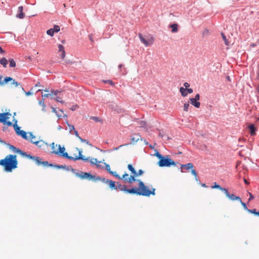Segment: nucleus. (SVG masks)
I'll return each instance as SVG.
<instances>
[{
  "mask_svg": "<svg viewBox=\"0 0 259 259\" xmlns=\"http://www.w3.org/2000/svg\"><path fill=\"white\" fill-rule=\"evenodd\" d=\"M138 188H132V189H128L126 187L125 192L145 196H149L151 194L155 195V189L152 188L151 190H149L142 181H138Z\"/></svg>",
  "mask_w": 259,
  "mask_h": 259,
  "instance_id": "f257e3e1",
  "label": "nucleus"
},
{
  "mask_svg": "<svg viewBox=\"0 0 259 259\" xmlns=\"http://www.w3.org/2000/svg\"><path fill=\"white\" fill-rule=\"evenodd\" d=\"M76 151L78 152V155H75L74 156H69L67 152H65V148L64 147H61L60 145H58V149L57 150H54L52 151V153H54L56 154L60 155L64 157H65L69 160H72L74 161L77 160H82L85 161H87L89 160V157L84 158L83 156L82 155V150L78 149V148H76Z\"/></svg>",
  "mask_w": 259,
  "mask_h": 259,
  "instance_id": "f03ea898",
  "label": "nucleus"
},
{
  "mask_svg": "<svg viewBox=\"0 0 259 259\" xmlns=\"http://www.w3.org/2000/svg\"><path fill=\"white\" fill-rule=\"evenodd\" d=\"M17 164L16 155H8L4 159L0 160V165L4 166L5 170L8 172H11L13 169L16 168Z\"/></svg>",
  "mask_w": 259,
  "mask_h": 259,
  "instance_id": "7ed1b4c3",
  "label": "nucleus"
},
{
  "mask_svg": "<svg viewBox=\"0 0 259 259\" xmlns=\"http://www.w3.org/2000/svg\"><path fill=\"white\" fill-rule=\"evenodd\" d=\"M127 168L128 170L131 172L132 175L130 177H127V179L125 180V182L131 184L134 182H138V181H141L140 179H136V178L141 176L144 174V171L142 169H139L138 171L137 172L134 167L131 164H128Z\"/></svg>",
  "mask_w": 259,
  "mask_h": 259,
  "instance_id": "20e7f679",
  "label": "nucleus"
},
{
  "mask_svg": "<svg viewBox=\"0 0 259 259\" xmlns=\"http://www.w3.org/2000/svg\"><path fill=\"white\" fill-rule=\"evenodd\" d=\"M71 170L76 177L80 178L81 179L93 180L95 182H96L98 180L100 179V178H96V176H93L90 173L83 172L79 170L76 171V169L73 168Z\"/></svg>",
  "mask_w": 259,
  "mask_h": 259,
  "instance_id": "39448f33",
  "label": "nucleus"
},
{
  "mask_svg": "<svg viewBox=\"0 0 259 259\" xmlns=\"http://www.w3.org/2000/svg\"><path fill=\"white\" fill-rule=\"evenodd\" d=\"M160 167H169L171 165H176V163L168 156H163L158 162Z\"/></svg>",
  "mask_w": 259,
  "mask_h": 259,
  "instance_id": "423d86ee",
  "label": "nucleus"
},
{
  "mask_svg": "<svg viewBox=\"0 0 259 259\" xmlns=\"http://www.w3.org/2000/svg\"><path fill=\"white\" fill-rule=\"evenodd\" d=\"M11 115L9 112L0 113V122L3 123L4 125L8 126H12V122L11 121H7V119L10 118Z\"/></svg>",
  "mask_w": 259,
  "mask_h": 259,
  "instance_id": "0eeeda50",
  "label": "nucleus"
},
{
  "mask_svg": "<svg viewBox=\"0 0 259 259\" xmlns=\"http://www.w3.org/2000/svg\"><path fill=\"white\" fill-rule=\"evenodd\" d=\"M17 121L16 120H15V122L13 124V126L15 128L16 133L19 136H21L23 139L25 140H28V138L27 136V133L23 130H20V127L17 125Z\"/></svg>",
  "mask_w": 259,
  "mask_h": 259,
  "instance_id": "6e6552de",
  "label": "nucleus"
},
{
  "mask_svg": "<svg viewBox=\"0 0 259 259\" xmlns=\"http://www.w3.org/2000/svg\"><path fill=\"white\" fill-rule=\"evenodd\" d=\"M28 158L33 159V160H34L36 163L38 165H42L44 166H53V164H49L48 163V162L47 161H42L41 159L40 158H39V157L32 156L30 155V154H29V156H28Z\"/></svg>",
  "mask_w": 259,
  "mask_h": 259,
  "instance_id": "1a4fd4ad",
  "label": "nucleus"
},
{
  "mask_svg": "<svg viewBox=\"0 0 259 259\" xmlns=\"http://www.w3.org/2000/svg\"><path fill=\"white\" fill-rule=\"evenodd\" d=\"M139 37L140 40L146 46H148L151 45L154 41V38L152 36L150 37L148 40H146L141 33L139 34Z\"/></svg>",
  "mask_w": 259,
  "mask_h": 259,
  "instance_id": "9d476101",
  "label": "nucleus"
},
{
  "mask_svg": "<svg viewBox=\"0 0 259 259\" xmlns=\"http://www.w3.org/2000/svg\"><path fill=\"white\" fill-rule=\"evenodd\" d=\"M110 174H111L112 175L114 176V177H115L117 179H118L119 180H121V179L123 180L124 182H125V180L127 179V177L128 176V175L127 174H126V172L124 173L122 176V177H120L119 175H118L116 171H110Z\"/></svg>",
  "mask_w": 259,
  "mask_h": 259,
  "instance_id": "9b49d317",
  "label": "nucleus"
},
{
  "mask_svg": "<svg viewBox=\"0 0 259 259\" xmlns=\"http://www.w3.org/2000/svg\"><path fill=\"white\" fill-rule=\"evenodd\" d=\"M34 144L42 149H45L48 147V144L42 140L37 141Z\"/></svg>",
  "mask_w": 259,
  "mask_h": 259,
  "instance_id": "f8f14e48",
  "label": "nucleus"
},
{
  "mask_svg": "<svg viewBox=\"0 0 259 259\" xmlns=\"http://www.w3.org/2000/svg\"><path fill=\"white\" fill-rule=\"evenodd\" d=\"M9 81H11V84L14 85L15 87H18L20 85L17 81L11 77H6L4 78V82L5 83H7Z\"/></svg>",
  "mask_w": 259,
  "mask_h": 259,
  "instance_id": "ddd939ff",
  "label": "nucleus"
},
{
  "mask_svg": "<svg viewBox=\"0 0 259 259\" xmlns=\"http://www.w3.org/2000/svg\"><path fill=\"white\" fill-rule=\"evenodd\" d=\"M58 52L61 53V58L64 59L65 57V51L64 49V47L63 45L59 44L58 46Z\"/></svg>",
  "mask_w": 259,
  "mask_h": 259,
  "instance_id": "4468645a",
  "label": "nucleus"
},
{
  "mask_svg": "<svg viewBox=\"0 0 259 259\" xmlns=\"http://www.w3.org/2000/svg\"><path fill=\"white\" fill-rule=\"evenodd\" d=\"M11 149H12L15 152H17L18 153L20 154V155L23 156H26L27 157H28V156H29V155H27L25 152L21 151V150L19 149H17L15 147H14V146H11Z\"/></svg>",
  "mask_w": 259,
  "mask_h": 259,
  "instance_id": "2eb2a0df",
  "label": "nucleus"
},
{
  "mask_svg": "<svg viewBox=\"0 0 259 259\" xmlns=\"http://www.w3.org/2000/svg\"><path fill=\"white\" fill-rule=\"evenodd\" d=\"M126 186L124 185H121L118 183H116V185H115V188L114 189L116 190H120L121 191L125 192L126 190Z\"/></svg>",
  "mask_w": 259,
  "mask_h": 259,
  "instance_id": "dca6fc26",
  "label": "nucleus"
},
{
  "mask_svg": "<svg viewBox=\"0 0 259 259\" xmlns=\"http://www.w3.org/2000/svg\"><path fill=\"white\" fill-rule=\"evenodd\" d=\"M248 128L249 130V133L251 136H254L256 135V128L254 124H250L248 126Z\"/></svg>",
  "mask_w": 259,
  "mask_h": 259,
  "instance_id": "f3484780",
  "label": "nucleus"
},
{
  "mask_svg": "<svg viewBox=\"0 0 259 259\" xmlns=\"http://www.w3.org/2000/svg\"><path fill=\"white\" fill-rule=\"evenodd\" d=\"M23 6H19L18 7L19 13L17 15V17L20 19H23L24 17V14L23 13Z\"/></svg>",
  "mask_w": 259,
  "mask_h": 259,
  "instance_id": "a211bd4d",
  "label": "nucleus"
},
{
  "mask_svg": "<svg viewBox=\"0 0 259 259\" xmlns=\"http://www.w3.org/2000/svg\"><path fill=\"white\" fill-rule=\"evenodd\" d=\"M227 197L229 198L231 200H237V201H241V198L239 196H236L234 194H230L229 193V195L228 196H226Z\"/></svg>",
  "mask_w": 259,
  "mask_h": 259,
  "instance_id": "6ab92c4d",
  "label": "nucleus"
},
{
  "mask_svg": "<svg viewBox=\"0 0 259 259\" xmlns=\"http://www.w3.org/2000/svg\"><path fill=\"white\" fill-rule=\"evenodd\" d=\"M191 103L192 105L195 106L196 108H199L200 106V103L199 102H197L196 100H195L194 98H191L190 99Z\"/></svg>",
  "mask_w": 259,
  "mask_h": 259,
  "instance_id": "aec40b11",
  "label": "nucleus"
},
{
  "mask_svg": "<svg viewBox=\"0 0 259 259\" xmlns=\"http://www.w3.org/2000/svg\"><path fill=\"white\" fill-rule=\"evenodd\" d=\"M29 135L28 139L30 140V142L33 144H35L37 141L36 139V137L33 135L31 133H28Z\"/></svg>",
  "mask_w": 259,
  "mask_h": 259,
  "instance_id": "412c9836",
  "label": "nucleus"
},
{
  "mask_svg": "<svg viewBox=\"0 0 259 259\" xmlns=\"http://www.w3.org/2000/svg\"><path fill=\"white\" fill-rule=\"evenodd\" d=\"M181 168H185L186 170H188L193 168V165L192 163H189L186 164H182Z\"/></svg>",
  "mask_w": 259,
  "mask_h": 259,
  "instance_id": "4be33fe9",
  "label": "nucleus"
},
{
  "mask_svg": "<svg viewBox=\"0 0 259 259\" xmlns=\"http://www.w3.org/2000/svg\"><path fill=\"white\" fill-rule=\"evenodd\" d=\"M106 184H107L109 187L111 189H114L115 188V183L112 180H108L106 181Z\"/></svg>",
  "mask_w": 259,
  "mask_h": 259,
  "instance_id": "5701e85b",
  "label": "nucleus"
},
{
  "mask_svg": "<svg viewBox=\"0 0 259 259\" xmlns=\"http://www.w3.org/2000/svg\"><path fill=\"white\" fill-rule=\"evenodd\" d=\"M90 162L92 164H95L97 167H99V163H101V161H98L96 158H91Z\"/></svg>",
  "mask_w": 259,
  "mask_h": 259,
  "instance_id": "b1692460",
  "label": "nucleus"
},
{
  "mask_svg": "<svg viewBox=\"0 0 259 259\" xmlns=\"http://www.w3.org/2000/svg\"><path fill=\"white\" fill-rule=\"evenodd\" d=\"M180 91L182 96L186 97L187 96L188 93L187 92L186 89H185L183 87H181L180 89Z\"/></svg>",
  "mask_w": 259,
  "mask_h": 259,
  "instance_id": "393cba45",
  "label": "nucleus"
},
{
  "mask_svg": "<svg viewBox=\"0 0 259 259\" xmlns=\"http://www.w3.org/2000/svg\"><path fill=\"white\" fill-rule=\"evenodd\" d=\"M8 63V61L6 58H2L0 60V64L3 66L4 67H7V65Z\"/></svg>",
  "mask_w": 259,
  "mask_h": 259,
  "instance_id": "a878e982",
  "label": "nucleus"
},
{
  "mask_svg": "<svg viewBox=\"0 0 259 259\" xmlns=\"http://www.w3.org/2000/svg\"><path fill=\"white\" fill-rule=\"evenodd\" d=\"M170 27L172 28L171 32L173 33L177 32L178 31V24H173L170 25Z\"/></svg>",
  "mask_w": 259,
  "mask_h": 259,
  "instance_id": "bb28decb",
  "label": "nucleus"
},
{
  "mask_svg": "<svg viewBox=\"0 0 259 259\" xmlns=\"http://www.w3.org/2000/svg\"><path fill=\"white\" fill-rule=\"evenodd\" d=\"M9 63H10V67H15L16 62L13 59L9 60Z\"/></svg>",
  "mask_w": 259,
  "mask_h": 259,
  "instance_id": "cd10ccee",
  "label": "nucleus"
},
{
  "mask_svg": "<svg viewBox=\"0 0 259 259\" xmlns=\"http://www.w3.org/2000/svg\"><path fill=\"white\" fill-rule=\"evenodd\" d=\"M54 31L52 28L49 29L47 31V33L48 35L53 36L54 34Z\"/></svg>",
  "mask_w": 259,
  "mask_h": 259,
  "instance_id": "c85d7f7f",
  "label": "nucleus"
},
{
  "mask_svg": "<svg viewBox=\"0 0 259 259\" xmlns=\"http://www.w3.org/2000/svg\"><path fill=\"white\" fill-rule=\"evenodd\" d=\"M248 212L259 216V211H256L255 209L248 210Z\"/></svg>",
  "mask_w": 259,
  "mask_h": 259,
  "instance_id": "c756f323",
  "label": "nucleus"
},
{
  "mask_svg": "<svg viewBox=\"0 0 259 259\" xmlns=\"http://www.w3.org/2000/svg\"><path fill=\"white\" fill-rule=\"evenodd\" d=\"M221 35H222V36L223 37V39L225 41L226 45L228 46L229 45V42L227 39L226 36L224 35V34L223 33H221Z\"/></svg>",
  "mask_w": 259,
  "mask_h": 259,
  "instance_id": "7c9ffc66",
  "label": "nucleus"
},
{
  "mask_svg": "<svg viewBox=\"0 0 259 259\" xmlns=\"http://www.w3.org/2000/svg\"><path fill=\"white\" fill-rule=\"evenodd\" d=\"M54 32H58L60 31V27L58 25H54L53 28H52Z\"/></svg>",
  "mask_w": 259,
  "mask_h": 259,
  "instance_id": "2f4dec72",
  "label": "nucleus"
},
{
  "mask_svg": "<svg viewBox=\"0 0 259 259\" xmlns=\"http://www.w3.org/2000/svg\"><path fill=\"white\" fill-rule=\"evenodd\" d=\"M51 147V148L52 149V151H54V150H57V149H56V147H58V145H57V144H55L54 143H52L51 145H50Z\"/></svg>",
  "mask_w": 259,
  "mask_h": 259,
  "instance_id": "473e14b6",
  "label": "nucleus"
},
{
  "mask_svg": "<svg viewBox=\"0 0 259 259\" xmlns=\"http://www.w3.org/2000/svg\"><path fill=\"white\" fill-rule=\"evenodd\" d=\"M189 106L190 105L189 103H185L184 105V110L185 111H188Z\"/></svg>",
  "mask_w": 259,
  "mask_h": 259,
  "instance_id": "72a5a7b5",
  "label": "nucleus"
},
{
  "mask_svg": "<svg viewBox=\"0 0 259 259\" xmlns=\"http://www.w3.org/2000/svg\"><path fill=\"white\" fill-rule=\"evenodd\" d=\"M68 126L69 132L70 133H71L72 131H74L75 130L74 126L73 125L68 124Z\"/></svg>",
  "mask_w": 259,
  "mask_h": 259,
  "instance_id": "f704fd0d",
  "label": "nucleus"
},
{
  "mask_svg": "<svg viewBox=\"0 0 259 259\" xmlns=\"http://www.w3.org/2000/svg\"><path fill=\"white\" fill-rule=\"evenodd\" d=\"M220 190L224 192L226 196L229 195V192L226 188L221 187Z\"/></svg>",
  "mask_w": 259,
  "mask_h": 259,
  "instance_id": "c9c22d12",
  "label": "nucleus"
},
{
  "mask_svg": "<svg viewBox=\"0 0 259 259\" xmlns=\"http://www.w3.org/2000/svg\"><path fill=\"white\" fill-rule=\"evenodd\" d=\"M221 188V187L219 185L217 184L216 183H214V185L213 186H211L212 189L216 188V189H219L220 190Z\"/></svg>",
  "mask_w": 259,
  "mask_h": 259,
  "instance_id": "e433bc0d",
  "label": "nucleus"
},
{
  "mask_svg": "<svg viewBox=\"0 0 259 259\" xmlns=\"http://www.w3.org/2000/svg\"><path fill=\"white\" fill-rule=\"evenodd\" d=\"M155 155L160 160L163 156L160 154L158 152H156Z\"/></svg>",
  "mask_w": 259,
  "mask_h": 259,
  "instance_id": "4c0bfd02",
  "label": "nucleus"
},
{
  "mask_svg": "<svg viewBox=\"0 0 259 259\" xmlns=\"http://www.w3.org/2000/svg\"><path fill=\"white\" fill-rule=\"evenodd\" d=\"M103 82L104 83L110 84L112 85H114V83L111 80H104Z\"/></svg>",
  "mask_w": 259,
  "mask_h": 259,
  "instance_id": "58836bf2",
  "label": "nucleus"
},
{
  "mask_svg": "<svg viewBox=\"0 0 259 259\" xmlns=\"http://www.w3.org/2000/svg\"><path fill=\"white\" fill-rule=\"evenodd\" d=\"M57 102H60L61 103H64V102L62 100V98L58 97L55 99Z\"/></svg>",
  "mask_w": 259,
  "mask_h": 259,
  "instance_id": "ea45409f",
  "label": "nucleus"
},
{
  "mask_svg": "<svg viewBox=\"0 0 259 259\" xmlns=\"http://www.w3.org/2000/svg\"><path fill=\"white\" fill-rule=\"evenodd\" d=\"M39 105H41L43 107V109L45 108V104L44 102V99H42L39 101Z\"/></svg>",
  "mask_w": 259,
  "mask_h": 259,
  "instance_id": "a19ab883",
  "label": "nucleus"
},
{
  "mask_svg": "<svg viewBox=\"0 0 259 259\" xmlns=\"http://www.w3.org/2000/svg\"><path fill=\"white\" fill-rule=\"evenodd\" d=\"M96 178H100L99 180H98L97 181H101L104 183H106V181H107L108 180H106L105 178H101V177H97L96 176Z\"/></svg>",
  "mask_w": 259,
  "mask_h": 259,
  "instance_id": "79ce46f5",
  "label": "nucleus"
},
{
  "mask_svg": "<svg viewBox=\"0 0 259 259\" xmlns=\"http://www.w3.org/2000/svg\"><path fill=\"white\" fill-rule=\"evenodd\" d=\"M239 202L241 203V204H242V205L243 206V207H244V208L245 210H246L247 211H248V210H249V209H248L247 208L246 204L244 202H243L241 200V201H239Z\"/></svg>",
  "mask_w": 259,
  "mask_h": 259,
  "instance_id": "37998d69",
  "label": "nucleus"
},
{
  "mask_svg": "<svg viewBox=\"0 0 259 259\" xmlns=\"http://www.w3.org/2000/svg\"><path fill=\"white\" fill-rule=\"evenodd\" d=\"M191 174L196 178L197 176V174L196 171V170L194 169H192L191 170Z\"/></svg>",
  "mask_w": 259,
  "mask_h": 259,
  "instance_id": "c03bdc74",
  "label": "nucleus"
},
{
  "mask_svg": "<svg viewBox=\"0 0 259 259\" xmlns=\"http://www.w3.org/2000/svg\"><path fill=\"white\" fill-rule=\"evenodd\" d=\"M52 96V93L51 92V93H49V94H45L44 95H42V97H44V98H48L49 97H51Z\"/></svg>",
  "mask_w": 259,
  "mask_h": 259,
  "instance_id": "a18cd8bd",
  "label": "nucleus"
},
{
  "mask_svg": "<svg viewBox=\"0 0 259 259\" xmlns=\"http://www.w3.org/2000/svg\"><path fill=\"white\" fill-rule=\"evenodd\" d=\"M128 145V144H124V145H120L119 146L117 147H115L113 149V150L114 151H116V150H118L120 148L123 147V146H127Z\"/></svg>",
  "mask_w": 259,
  "mask_h": 259,
  "instance_id": "49530a36",
  "label": "nucleus"
},
{
  "mask_svg": "<svg viewBox=\"0 0 259 259\" xmlns=\"http://www.w3.org/2000/svg\"><path fill=\"white\" fill-rule=\"evenodd\" d=\"M105 167L106 169L110 173V171H111L110 165L108 164H105Z\"/></svg>",
  "mask_w": 259,
  "mask_h": 259,
  "instance_id": "de8ad7c7",
  "label": "nucleus"
},
{
  "mask_svg": "<svg viewBox=\"0 0 259 259\" xmlns=\"http://www.w3.org/2000/svg\"><path fill=\"white\" fill-rule=\"evenodd\" d=\"M51 93L52 94V95H57L58 93H59V91L58 90H53L51 91Z\"/></svg>",
  "mask_w": 259,
  "mask_h": 259,
  "instance_id": "09e8293b",
  "label": "nucleus"
},
{
  "mask_svg": "<svg viewBox=\"0 0 259 259\" xmlns=\"http://www.w3.org/2000/svg\"><path fill=\"white\" fill-rule=\"evenodd\" d=\"M193 98L197 101H198V100H199V99H200V96H199V95L198 94H197L195 96V98Z\"/></svg>",
  "mask_w": 259,
  "mask_h": 259,
  "instance_id": "8fccbe9b",
  "label": "nucleus"
},
{
  "mask_svg": "<svg viewBox=\"0 0 259 259\" xmlns=\"http://www.w3.org/2000/svg\"><path fill=\"white\" fill-rule=\"evenodd\" d=\"M184 85L186 88V89H187L190 87V84L188 82H185L184 83Z\"/></svg>",
  "mask_w": 259,
  "mask_h": 259,
  "instance_id": "3c124183",
  "label": "nucleus"
},
{
  "mask_svg": "<svg viewBox=\"0 0 259 259\" xmlns=\"http://www.w3.org/2000/svg\"><path fill=\"white\" fill-rule=\"evenodd\" d=\"M92 119H93L96 122H98L100 121V119L98 117H93Z\"/></svg>",
  "mask_w": 259,
  "mask_h": 259,
  "instance_id": "603ef678",
  "label": "nucleus"
},
{
  "mask_svg": "<svg viewBox=\"0 0 259 259\" xmlns=\"http://www.w3.org/2000/svg\"><path fill=\"white\" fill-rule=\"evenodd\" d=\"M186 90H187V92L188 93L191 94V93H193V90L192 89L187 88V89H186Z\"/></svg>",
  "mask_w": 259,
  "mask_h": 259,
  "instance_id": "864d4df0",
  "label": "nucleus"
},
{
  "mask_svg": "<svg viewBox=\"0 0 259 259\" xmlns=\"http://www.w3.org/2000/svg\"><path fill=\"white\" fill-rule=\"evenodd\" d=\"M73 132H74V135H75V136H76L78 138H79V135H78V132H77L76 131H75V130H74Z\"/></svg>",
  "mask_w": 259,
  "mask_h": 259,
  "instance_id": "5fc2aeb1",
  "label": "nucleus"
},
{
  "mask_svg": "<svg viewBox=\"0 0 259 259\" xmlns=\"http://www.w3.org/2000/svg\"><path fill=\"white\" fill-rule=\"evenodd\" d=\"M78 106H77V105L73 106L71 108V110H72V111L75 110L76 109V108H78Z\"/></svg>",
  "mask_w": 259,
  "mask_h": 259,
  "instance_id": "6e6d98bb",
  "label": "nucleus"
},
{
  "mask_svg": "<svg viewBox=\"0 0 259 259\" xmlns=\"http://www.w3.org/2000/svg\"><path fill=\"white\" fill-rule=\"evenodd\" d=\"M2 77H0V85H4V83H6L4 81H2Z\"/></svg>",
  "mask_w": 259,
  "mask_h": 259,
  "instance_id": "4d7b16f0",
  "label": "nucleus"
},
{
  "mask_svg": "<svg viewBox=\"0 0 259 259\" xmlns=\"http://www.w3.org/2000/svg\"><path fill=\"white\" fill-rule=\"evenodd\" d=\"M249 195H250V197H249V200H250L251 199H252L253 198V197L252 196V195L249 193Z\"/></svg>",
  "mask_w": 259,
  "mask_h": 259,
  "instance_id": "13d9d810",
  "label": "nucleus"
},
{
  "mask_svg": "<svg viewBox=\"0 0 259 259\" xmlns=\"http://www.w3.org/2000/svg\"><path fill=\"white\" fill-rule=\"evenodd\" d=\"M5 53V51H4V50L1 48L0 47V53Z\"/></svg>",
  "mask_w": 259,
  "mask_h": 259,
  "instance_id": "bf43d9fd",
  "label": "nucleus"
},
{
  "mask_svg": "<svg viewBox=\"0 0 259 259\" xmlns=\"http://www.w3.org/2000/svg\"><path fill=\"white\" fill-rule=\"evenodd\" d=\"M26 95L27 96L31 95V93L30 92L28 91V92H26Z\"/></svg>",
  "mask_w": 259,
  "mask_h": 259,
  "instance_id": "052dcab7",
  "label": "nucleus"
},
{
  "mask_svg": "<svg viewBox=\"0 0 259 259\" xmlns=\"http://www.w3.org/2000/svg\"><path fill=\"white\" fill-rule=\"evenodd\" d=\"M89 37H90V39L92 41H93V38H92V34H90L89 35Z\"/></svg>",
  "mask_w": 259,
  "mask_h": 259,
  "instance_id": "680f3d73",
  "label": "nucleus"
},
{
  "mask_svg": "<svg viewBox=\"0 0 259 259\" xmlns=\"http://www.w3.org/2000/svg\"><path fill=\"white\" fill-rule=\"evenodd\" d=\"M78 139L81 141V142H85V140H83L82 138H81L80 137L78 138Z\"/></svg>",
  "mask_w": 259,
  "mask_h": 259,
  "instance_id": "e2e57ef3",
  "label": "nucleus"
},
{
  "mask_svg": "<svg viewBox=\"0 0 259 259\" xmlns=\"http://www.w3.org/2000/svg\"><path fill=\"white\" fill-rule=\"evenodd\" d=\"M244 182L245 184H248V182L247 181V180L245 179H244Z\"/></svg>",
  "mask_w": 259,
  "mask_h": 259,
  "instance_id": "0e129e2a",
  "label": "nucleus"
},
{
  "mask_svg": "<svg viewBox=\"0 0 259 259\" xmlns=\"http://www.w3.org/2000/svg\"><path fill=\"white\" fill-rule=\"evenodd\" d=\"M201 186L203 187H207L206 185H205V184L203 183V184H201Z\"/></svg>",
  "mask_w": 259,
  "mask_h": 259,
  "instance_id": "69168bd1",
  "label": "nucleus"
},
{
  "mask_svg": "<svg viewBox=\"0 0 259 259\" xmlns=\"http://www.w3.org/2000/svg\"><path fill=\"white\" fill-rule=\"evenodd\" d=\"M36 87H40V84L39 82H37V83L35 85Z\"/></svg>",
  "mask_w": 259,
  "mask_h": 259,
  "instance_id": "338daca9",
  "label": "nucleus"
},
{
  "mask_svg": "<svg viewBox=\"0 0 259 259\" xmlns=\"http://www.w3.org/2000/svg\"><path fill=\"white\" fill-rule=\"evenodd\" d=\"M122 64H120V65H119L118 67H119V68H121V67H122Z\"/></svg>",
  "mask_w": 259,
  "mask_h": 259,
  "instance_id": "774afa93",
  "label": "nucleus"
}]
</instances>
